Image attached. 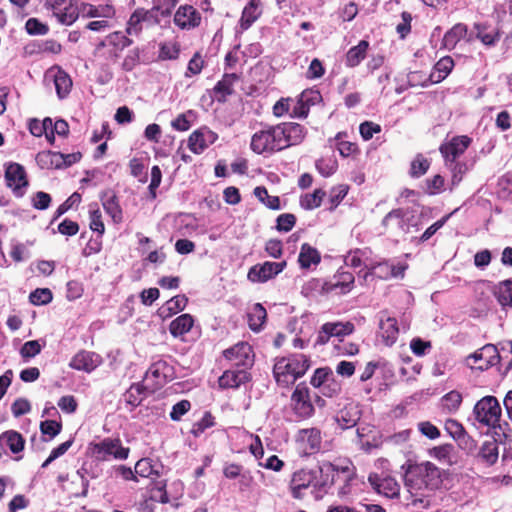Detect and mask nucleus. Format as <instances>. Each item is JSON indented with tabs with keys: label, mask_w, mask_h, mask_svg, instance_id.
<instances>
[{
	"label": "nucleus",
	"mask_w": 512,
	"mask_h": 512,
	"mask_svg": "<svg viewBox=\"0 0 512 512\" xmlns=\"http://www.w3.org/2000/svg\"><path fill=\"white\" fill-rule=\"evenodd\" d=\"M441 470L432 462L426 461L409 465L405 474V486L410 494V504L428 508L432 492L442 484Z\"/></svg>",
	"instance_id": "nucleus-1"
},
{
	"label": "nucleus",
	"mask_w": 512,
	"mask_h": 512,
	"mask_svg": "<svg viewBox=\"0 0 512 512\" xmlns=\"http://www.w3.org/2000/svg\"><path fill=\"white\" fill-rule=\"evenodd\" d=\"M310 367V360L304 354H295L288 358L279 359L273 368V374L278 384L287 386L302 377Z\"/></svg>",
	"instance_id": "nucleus-2"
},
{
	"label": "nucleus",
	"mask_w": 512,
	"mask_h": 512,
	"mask_svg": "<svg viewBox=\"0 0 512 512\" xmlns=\"http://www.w3.org/2000/svg\"><path fill=\"white\" fill-rule=\"evenodd\" d=\"M322 480L315 483L318 487L331 486L335 481L349 482L355 477V468L348 459L337 462L324 461L319 465Z\"/></svg>",
	"instance_id": "nucleus-3"
},
{
	"label": "nucleus",
	"mask_w": 512,
	"mask_h": 512,
	"mask_svg": "<svg viewBox=\"0 0 512 512\" xmlns=\"http://www.w3.org/2000/svg\"><path fill=\"white\" fill-rule=\"evenodd\" d=\"M278 125L257 131L251 138L250 147L257 154L273 153L284 149Z\"/></svg>",
	"instance_id": "nucleus-4"
},
{
	"label": "nucleus",
	"mask_w": 512,
	"mask_h": 512,
	"mask_svg": "<svg viewBox=\"0 0 512 512\" xmlns=\"http://www.w3.org/2000/svg\"><path fill=\"white\" fill-rule=\"evenodd\" d=\"M474 415L478 422L489 427H495L501 417V406L494 396H485L474 406Z\"/></svg>",
	"instance_id": "nucleus-5"
},
{
	"label": "nucleus",
	"mask_w": 512,
	"mask_h": 512,
	"mask_svg": "<svg viewBox=\"0 0 512 512\" xmlns=\"http://www.w3.org/2000/svg\"><path fill=\"white\" fill-rule=\"evenodd\" d=\"M93 454L98 459H107L112 456L117 460H125L129 456L130 449L124 447L120 439L106 438L92 447Z\"/></svg>",
	"instance_id": "nucleus-6"
},
{
	"label": "nucleus",
	"mask_w": 512,
	"mask_h": 512,
	"mask_svg": "<svg viewBox=\"0 0 512 512\" xmlns=\"http://www.w3.org/2000/svg\"><path fill=\"white\" fill-rule=\"evenodd\" d=\"M159 13L155 9H136L130 16L126 32L129 35H138L144 27L148 28L159 23Z\"/></svg>",
	"instance_id": "nucleus-7"
},
{
	"label": "nucleus",
	"mask_w": 512,
	"mask_h": 512,
	"mask_svg": "<svg viewBox=\"0 0 512 512\" xmlns=\"http://www.w3.org/2000/svg\"><path fill=\"white\" fill-rule=\"evenodd\" d=\"M413 216L408 209L398 208L390 211L382 220L386 231L408 233Z\"/></svg>",
	"instance_id": "nucleus-8"
},
{
	"label": "nucleus",
	"mask_w": 512,
	"mask_h": 512,
	"mask_svg": "<svg viewBox=\"0 0 512 512\" xmlns=\"http://www.w3.org/2000/svg\"><path fill=\"white\" fill-rule=\"evenodd\" d=\"M285 260L281 262L266 261L263 264H256L248 271V279L251 282L264 283L280 274L286 267Z\"/></svg>",
	"instance_id": "nucleus-9"
},
{
	"label": "nucleus",
	"mask_w": 512,
	"mask_h": 512,
	"mask_svg": "<svg viewBox=\"0 0 512 512\" xmlns=\"http://www.w3.org/2000/svg\"><path fill=\"white\" fill-rule=\"evenodd\" d=\"M131 44L132 40L124 33L113 32L96 46L94 55L102 56V50L106 47H111V61L116 62L119 58V53Z\"/></svg>",
	"instance_id": "nucleus-10"
},
{
	"label": "nucleus",
	"mask_w": 512,
	"mask_h": 512,
	"mask_svg": "<svg viewBox=\"0 0 512 512\" xmlns=\"http://www.w3.org/2000/svg\"><path fill=\"white\" fill-rule=\"evenodd\" d=\"M499 359V353L493 344H487L467 358L471 368L486 370L494 365Z\"/></svg>",
	"instance_id": "nucleus-11"
},
{
	"label": "nucleus",
	"mask_w": 512,
	"mask_h": 512,
	"mask_svg": "<svg viewBox=\"0 0 512 512\" xmlns=\"http://www.w3.org/2000/svg\"><path fill=\"white\" fill-rule=\"evenodd\" d=\"M292 406L295 413L302 417L308 418L314 413V407L309 396V389L299 384L291 396Z\"/></svg>",
	"instance_id": "nucleus-12"
},
{
	"label": "nucleus",
	"mask_w": 512,
	"mask_h": 512,
	"mask_svg": "<svg viewBox=\"0 0 512 512\" xmlns=\"http://www.w3.org/2000/svg\"><path fill=\"white\" fill-rule=\"evenodd\" d=\"M5 180L17 197L24 194L23 189L28 185V181L23 166L18 163L9 164L5 171Z\"/></svg>",
	"instance_id": "nucleus-13"
},
{
	"label": "nucleus",
	"mask_w": 512,
	"mask_h": 512,
	"mask_svg": "<svg viewBox=\"0 0 512 512\" xmlns=\"http://www.w3.org/2000/svg\"><path fill=\"white\" fill-rule=\"evenodd\" d=\"M223 355L236 366L248 367L254 361L252 347L246 342H239L233 347L224 350Z\"/></svg>",
	"instance_id": "nucleus-14"
},
{
	"label": "nucleus",
	"mask_w": 512,
	"mask_h": 512,
	"mask_svg": "<svg viewBox=\"0 0 512 512\" xmlns=\"http://www.w3.org/2000/svg\"><path fill=\"white\" fill-rule=\"evenodd\" d=\"M218 138V135L207 127H201L194 131L188 139L189 149L196 154L203 152L212 145Z\"/></svg>",
	"instance_id": "nucleus-15"
},
{
	"label": "nucleus",
	"mask_w": 512,
	"mask_h": 512,
	"mask_svg": "<svg viewBox=\"0 0 512 512\" xmlns=\"http://www.w3.org/2000/svg\"><path fill=\"white\" fill-rule=\"evenodd\" d=\"M471 143L468 136H457L451 141L440 146V152L447 162L454 163L462 155Z\"/></svg>",
	"instance_id": "nucleus-16"
},
{
	"label": "nucleus",
	"mask_w": 512,
	"mask_h": 512,
	"mask_svg": "<svg viewBox=\"0 0 512 512\" xmlns=\"http://www.w3.org/2000/svg\"><path fill=\"white\" fill-rule=\"evenodd\" d=\"M201 14L191 5L180 6L175 15L174 23L180 29H193L200 25Z\"/></svg>",
	"instance_id": "nucleus-17"
},
{
	"label": "nucleus",
	"mask_w": 512,
	"mask_h": 512,
	"mask_svg": "<svg viewBox=\"0 0 512 512\" xmlns=\"http://www.w3.org/2000/svg\"><path fill=\"white\" fill-rule=\"evenodd\" d=\"M45 81L47 83L53 82L59 98L67 96L72 87V80L70 76L58 67L51 68L46 73Z\"/></svg>",
	"instance_id": "nucleus-18"
},
{
	"label": "nucleus",
	"mask_w": 512,
	"mask_h": 512,
	"mask_svg": "<svg viewBox=\"0 0 512 512\" xmlns=\"http://www.w3.org/2000/svg\"><path fill=\"white\" fill-rule=\"evenodd\" d=\"M170 370V366L165 361H157L149 367L144 380L151 383L152 390L158 389L166 383Z\"/></svg>",
	"instance_id": "nucleus-19"
},
{
	"label": "nucleus",
	"mask_w": 512,
	"mask_h": 512,
	"mask_svg": "<svg viewBox=\"0 0 512 512\" xmlns=\"http://www.w3.org/2000/svg\"><path fill=\"white\" fill-rule=\"evenodd\" d=\"M278 127L282 132L280 136L281 138H283L282 140L284 141V149L289 146L300 144L305 138V128L298 123H282L278 124Z\"/></svg>",
	"instance_id": "nucleus-20"
},
{
	"label": "nucleus",
	"mask_w": 512,
	"mask_h": 512,
	"mask_svg": "<svg viewBox=\"0 0 512 512\" xmlns=\"http://www.w3.org/2000/svg\"><path fill=\"white\" fill-rule=\"evenodd\" d=\"M371 486L379 493L388 498H394L399 495L400 486L392 477H379L377 474H371L368 477Z\"/></svg>",
	"instance_id": "nucleus-21"
},
{
	"label": "nucleus",
	"mask_w": 512,
	"mask_h": 512,
	"mask_svg": "<svg viewBox=\"0 0 512 512\" xmlns=\"http://www.w3.org/2000/svg\"><path fill=\"white\" fill-rule=\"evenodd\" d=\"M101 363V357L90 351H80L71 360L70 367L76 370L92 372Z\"/></svg>",
	"instance_id": "nucleus-22"
},
{
	"label": "nucleus",
	"mask_w": 512,
	"mask_h": 512,
	"mask_svg": "<svg viewBox=\"0 0 512 512\" xmlns=\"http://www.w3.org/2000/svg\"><path fill=\"white\" fill-rule=\"evenodd\" d=\"M297 440L306 454H312L320 449L321 432L317 428L302 429L298 433Z\"/></svg>",
	"instance_id": "nucleus-23"
},
{
	"label": "nucleus",
	"mask_w": 512,
	"mask_h": 512,
	"mask_svg": "<svg viewBox=\"0 0 512 512\" xmlns=\"http://www.w3.org/2000/svg\"><path fill=\"white\" fill-rule=\"evenodd\" d=\"M354 280L352 273L345 271L339 272L333 277L332 281L325 283L324 290L327 292H333L339 289L341 294H346L351 291Z\"/></svg>",
	"instance_id": "nucleus-24"
},
{
	"label": "nucleus",
	"mask_w": 512,
	"mask_h": 512,
	"mask_svg": "<svg viewBox=\"0 0 512 512\" xmlns=\"http://www.w3.org/2000/svg\"><path fill=\"white\" fill-rule=\"evenodd\" d=\"M249 380L247 372L244 370H227L219 377L218 384L220 388H238L241 384Z\"/></svg>",
	"instance_id": "nucleus-25"
},
{
	"label": "nucleus",
	"mask_w": 512,
	"mask_h": 512,
	"mask_svg": "<svg viewBox=\"0 0 512 512\" xmlns=\"http://www.w3.org/2000/svg\"><path fill=\"white\" fill-rule=\"evenodd\" d=\"M379 328L381 331V337L387 346L393 345L398 337L399 329L397 321L393 317L383 316L380 318Z\"/></svg>",
	"instance_id": "nucleus-26"
},
{
	"label": "nucleus",
	"mask_w": 512,
	"mask_h": 512,
	"mask_svg": "<svg viewBox=\"0 0 512 512\" xmlns=\"http://www.w3.org/2000/svg\"><path fill=\"white\" fill-rule=\"evenodd\" d=\"M358 420L359 410L356 406L353 405L344 407L335 416V421L343 430L354 427Z\"/></svg>",
	"instance_id": "nucleus-27"
},
{
	"label": "nucleus",
	"mask_w": 512,
	"mask_h": 512,
	"mask_svg": "<svg viewBox=\"0 0 512 512\" xmlns=\"http://www.w3.org/2000/svg\"><path fill=\"white\" fill-rule=\"evenodd\" d=\"M262 14L261 0H249L241 16V27L248 29Z\"/></svg>",
	"instance_id": "nucleus-28"
},
{
	"label": "nucleus",
	"mask_w": 512,
	"mask_h": 512,
	"mask_svg": "<svg viewBox=\"0 0 512 512\" xmlns=\"http://www.w3.org/2000/svg\"><path fill=\"white\" fill-rule=\"evenodd\" d=\"M25 441L20 433L9 430L0 435V446L16 454L23 450Z\"/></svg>",
	"instance_id": "nucleus-29"
},
{
	"label": "nucleus",
	"mask_w": 512,
	"mask_h": 512,
	"mask_svg": "<svg viewBox=\"0 0 512 512\" xmlns=\"http://www.w3.org/2000/svg\"><path fill=\"white\" fill-rule=\"evenodd\" d=\"M38 165L43 169L63 168V154L53 151H42L36 155Z\"/></svg>",
	"instance_id": "nucleus-30"
},
{
	"label": "nucleus",
	"mask_w": 512,
	"mask_h": 512,
	"mask_svg": "<svg viewBox=\"0 0 512 512\" xmlns=\"http://www.w3.org/2000/svg\"><path fill=\"white\" fill-rule=\"evenodd\" d=\"M468 28L463 23H457L455 24L451 29H449L442 40L443 46L448 49L452 50L456 47L457 43L464 39L467 36Z\"/></svg>",
	"instance_id": "nucleus-31"
},
{
	"label": "nucleus",
	"mask_w": 512,
	"mask_h": 512,
	"mask_svg": "<svg viewBox=\"0 0 512 512\" xmlns=\"http://www.w3.org/2000/svg\"><path fill=\"white\" fill-rule=\"evenodd\" d=\"M320 261L321 255L316 248L308 243L302 244L298 256V263L302 269H309L311 265H318Z\"/></svg>",
	"instance_id": "nucleus-32"
},
{
	"label": "nucleus",
	"mask_w": 512,
	"mask_h": 512,
	"mask_svg": "<svg viewBox=\"0 0 512 512\" xmlns=\"http://www.w3.org/2000/svg\"><path fill=\"white\" fill-rule=\"evenodd\" d=\"M321 99V95L318 91L306 90L301 93L298 107L295 108L294 114L298 117H305L308 114L309 105H314Z\"/></svg>",
	"instance_id": "nucleus-33"
},
{
	"label": "nucleus",
	"mask_w": 512,
	"mask_h": 512,
	"mask_svg": "<svg viewBox=\"0 0 512 512\" xmlns=\"http://www.w3.org/2000/svg\"><path fill=\"white\" fill-rule=\"evenodd\" d=\"M193 324L194 319L190 314H182L170 323L169 331L174 337H179L188 333Z\"/></svg>",
	"instance_id": "nucleus-34"
},
{
	"label": "nucleus",
	"mask_w": 512,
	"mask_h": 512,
	"mask_svg": "<svg viewBox=\"0 0 512 512\" xmlns=\"http://www.w3.org/2000/svg\"><path fill=\"white\" fill-rule=\"evenodd\" d=\"M476 38L486 46H494L500 39L499 32L485 24L475 23Z\"/></svg>",
	"instance_id": "nucleus-35"
},
{
	"label": "nucleus",
	"mask_w": 512,
	"mask_h": 512,
	"mask_svg": "<svg viewBox=\"0 0 512 512\" xmlns=\"http://www.w3.org/2000/svg\"><path fill=\"white\" fill-rule=\"evenodd\" d=\"M369 43L361 40L358 45L350 48L346 54V65L348 67H356L365 58Z\"/></svg>",
	"instance_id": "nucleus-36"
},
{
	"label": "nucleus",
	"mask_w": 512,
	"mask_h": 512,
	"mask_svg": "<svg viewBox=\"0 0 512 512\" xmlns=\"http://www.w3.org/2000/svg\"><path fill=\"white\" fill-rule=\"evenodd\" d=\"M53 15L57 18L59 23L63 25H71L78 18V9L73 5L61 8L60 6H53Z\"/></svg>",
	"instance_id": "nucleus-37"
},
{
	"label": "nucleus",
	"mask_w": 512,
	"mask_h": 512,
	"mask_svg": "<svg viewBox=\"0 0 512 512\" xmlns=\"http://www.w3.org/2000/svg\"><path fill=\"white\" fill-rule=\"evenodd\" d=\"M81 12H82V15L85 17H100V18L107 19V18H111L114 15L115 10L109 4L99 5V6L85 4V5H83Z\"/></svg>",
	"instance_id": "nucleus-38"
},
{
	"label": "nucleus",
	"mask_w": 512,
	"mask_h": 512,
	"mask_svg": "<svg viewBox=\"0 0 512 512\" xmlns=\"http://www.w3.org/2000/svg\"><path fill=\"white\" fill-rule=\"evenodd\" d=\"M266 316L265 308L260 303L254 304L251 311L248 313L249 327L253 331H259L266 320Z\"/></svg>",
	"instance_id": "nucleus-39"
},
{
	"label": "nucleus",
	"mask_w": 512,
	"mask_h": 512,
	"mask_svg": "<svg viewBox=\"0 0 512 512\" xmlns=\"http://www.w3.org/2000/svg\"><path fill=\"white\" fill-rule=\"evenodd\" d=\"M145 397V387L140 384H132L124 394L126 404L131 406V409L139 406Z\"/></svg>",
	"instance_id": "nucleus-40"
},
{
	"label": "nucleus",
	"mask_w": 512,
	"mask_h": 512,
	"mask_svg": "<svg viewBox=\"0 0 512 512\" xmlns=\"http://www.w3.org/2000/svg\"><path fill=\"white\" fill-rule=\"evenodd\" d=\"M102 204L107 214H109L115 223L122 221V210L117 201V197L113 194L105 195L102 198Z\"/></svg>",
	"instance_id": "nucleus-41"
},
{
	"label": "nucleus",
	"mask_w": 512,
	"mask_h": 512,
	"mask_svg": "<svg viewBox=\"0 0 512 512\" xmlns=\"http://www.w3.org/2000/svg\"><path fill=\"white\" fill-rule=\"evenodd\" d=\"M494 294L502 306H512V280H504L496 287Z\"/></svg>",
	"instance_id": "nucleus-42"
},
{
	"label": "nucleus",
	"mask_w": 512,
	"mask_h": 512,
	"mask_svg": "<svg viewBox=\"0 0 512 512\" xmlns=\"http://www.w3.org/2000/svg\"><path fill=\"white\" fill-rule=\"evenodd\" d=\"M331 337H336L342 342L344 336L350 335L354 331V325L351 322H328L325 323Z\"/></svg>",
	"instance_id": "nucleus-43"
},
{
	"label": "nucleus",
	"mask_w": 512,
	"mask_h": 512,
	"mask_svg": "<svg viewBox=\"0 0 512 512\" xmlns=\"http://www.w3.org/2000/svg\"><path fill=\"white\" fill-rule=\"evenodd\" d=\"M315 479L316 476L314 471L309 469H300L293 474L290 483H292V485H296V487H301L306 490L314 483Z\"/></svg>",
	"instance_id": "nucleus-44"
},
{
	"label": "nucleus",
	"mask_w": 512,
	"mask_h": 512,
	"mask_svg": "<svg viewBox=\"0 0 512 512\" xmlns=\"http://www.w3.org/2000/svg\"><path fill=\"white\" fill-rule=\"evenodd\" d=\"M254 195L261 203H263L269 209L279 210L281 208L279 197L269 195L267 189L263 186L256 187L254 189Z\"/></svg>",
	"instance_id": "nucleus-45"
},
{
	"label": "nucleus",
	"mask_w": 512,
	"mask_h": 512,
	"mask_svg": "<svg viewBox=\"0 0 512 512\" xmlns=\"http://www.w3.org/2000/svg\"><path fill=\"white\" fill-rule=\"evenodd\" d=\"M453 67L454 60L452 57L444 56L435 64L434 72L432 73L431 77H435V74H437L436 82H440L450 74Z\"/></svg>",
	"instance_id": "nucleus-46"
},
{
	"label": "nucleus",
	"mask_w": 512,
	"mask_h": 512,
	"mask_svg": "<svg viewBox=\"0 0 512 512\" xmlns=\"http://www.w3.org/2000/svg\"><path fill=\"white\" fill-rule=\"evenodd\" d=\"M188 298L185 295H177L168 300L161 308V313L167 312V315L176 314L186 307Z\"/></svg>",
	"instance_id": "nucleus-47"
},
{
	"label": "nucleus",
	"mask_w": 512,
	"mask_h": 512,
	"mask_svg": "<svg viewBox=\"0 0 512 512\" xmlns=\"http://www.w3.org/2000/svg\"><path fill=\"white\" fill-rule=\"evenodd\" d=\"M135 475L144 478H152L153 476H158L159 472L151 459L142 458L135 465Z\"/></svg>",
	"instance_id": "nucleus-48"
},
{
	"label": "nucleus",
	"mask_w": 512,
	"mask_h": 512,
	"mask_svg": "<svg viewBox=\"0 0 512 512\" xmlns=\"http://www.w3.org/2000/svg\"><path fill=\"white\" fill-rule=\"evenodd\" d=\"M441 403L449 413L456 412L462 403V395L460 392L452 390L441 398Z\"/></svg>",
	"instance_id": "nucleus-49"
},
{
	"label": "nucleus",
	"mask_w": 512,
	"mask_h": 512,
	"mask_svg": "<svg viewBox=\"0 0 512 512\" xmlns=\"http://www.w3.org/2000/svg\"><path fill=\"white\" fill-rule=\"evenodd\" d=\"M324 196L325 192L323 190L316 189L313 193L306 194L301 197L300 205L306 210L318 208L321 205Z\"/></svg>",
	"instance_id": "nucleus-50"
},
{
	"label": "nucleus",
	"mask_w": 512,
	"mask_h": 512,
	"mask_svg": "<svg viewBox=\"0 0 512 512\" xmlns=\"http://www.w3.org/2000/svg\"><path fill=\"white\" fill-rule=\"evenodd\" d=\"M481 458L488 464H494L498 459V448L494 442H485L480 450Z\"/></svg>",
	"instance_id": "nucleus-51"
},
{
	"label": "nucleus",
	"mask_w": 512,
	"mask_h": 512,
	"mask_svg": "<svg viewBox=\"0 0 512 512\" xmlns=\"http://www.w3.org/2000/svg\"><path fill=\"white\" fill-rule=\"evenodd\" d=\"M237 80L235 74H225L223 78L216 84L214 90L222 95H230L233 92V85Z\"/></svg>",
	"instance_id": "nucleus-52"
},
{
	"label": "nucleus",
	"mask_w": 512,
	"mask_h": 512,
	"mask_svg": "<svg viewBox=\"0 0 512 512\" xmlns=\"http://www.w3.org/2000/svg\"><path fill=\"white\" fill-rule=\"evenodd\" d=\"M180 48L176 42H166L161 44L159 58L162 60H174L179 56Z\"/></svg>",
	"instance_id": "nucleus-53"
},
{
	"label": "nucleus",
	"mask_w": 512,
	"mask_h": 512,
	"mask_svg": "<svg viewBox=\"0 0 512 512\" xmlns=\"http://www.w3.org/2000/svg\"><path fill=\"white\" fill-rule=\"evenodd\" d=\"M52 292L48 288H38L30 296V302L34 305H44L52 301Z\"/></svg>",
	"instance_id": "nucleus-54"
},
{
	"label": "nucleus",
	"mask_w": 512,
	"mask_h": 512,
	"mask_svg": "<svg viewBox=\"0 0 512 512\" xmlns=\"http://www.w3.org/2000/svg\"><path fill=\"white\" fill-rule=\"evenodd\" d=\"M430 163L422 155H418L411 163L410 174L412 177H420L429 169Z\"/></svg>",
	"instance_id": "nucleus-55"
},
{
	"label": "nucleus",
	"mask_w": 512,
	"mask_h": 512,
	"mask_svg": "<svg viewBox=\"0 0 512 512\" xmlns=\"http://www.w3.org/2000/svg\"><path fill=\"white\" fill-rule=\"evenodd\" d=\"M276 229L280 232H289L296 223V217L291 213H284L277 217Z\"/></svg>",
	"instance_id": "nucleus-56"
},
{
	"label": "nucleus",
	"mask_w": 512,
	"mask_h": 512,
	"mask_svg": "<svg viewBox=\"0 0 512 512\" xmlns=\"http://www.w3.org/2000/svg\"><path fill=\"white\" fill-rule=\"evenodd\" d=\"M62 429L61 423L55 420H45L40 424L42 434L49 436L50 439L57 436Z\"/></svg>",
	"instance_id": "nucleus-57"
},
{
	"label": "nucleus",
	"mask_w": 512,
	"mask_h": 512,
	"mask_svg": "<svg viewBox=\"0 0 512 512\" xmlns=\"http://www.w3.org/2000/svg\"><path fill=\"white\" fill-rule=\"evenodd\" d=\"M155 9L161 16H169L178 3V0H153Z\"/></svg>",
	"instance_id": "nucleus-58"
},
{
	"label": "nucleus",
	"mask_w": 512,
	"mask_h": 512,
	"mask_svg": "<svg viewBox=\"0 0 512 512\" xmlns=\"http://www.w3.org/2000/svg\"><path fill=\"white\" fill-rule=\"evenodd\" d=\"M89 214H90V228L95 232L103 234L105 227H104V223L102 221V215H101V211L99 210V208H94V209L91 208L89 210Z\"/></svg>",
	"instance_id": "nucleus-59"
},
{
	"label": "nucleus",
	"mask_w": 512,
	"mask_h": 512,
	"mask_svg": "<svg viewBox=\"0 0 512 512\" xmlns=\"http://www.w3.org/2000/svg\"><path fill=\"white\" fill-rule=\"evenodd\" d=\"M316 168L322 176L329 177L336 171V162L322 158L316 161Z\"/></svg>",
	"instance_id": "nucleus-60"
},
{
	"label": "nucleus",
	"mask_w": 512,
	"mask_h": 512,
	"mask_svg": "<svg viewBox=\"0 0 512 512\" xmlns=\"http://www.w3.org/2000/svg\"><path fill=\"white\" fill-rule=\"evenodd\" d=\"M214 425L213 417L210 413H205L203 418L195 423L191 429V433L198 437L200 436L207 428L212 427Z\"/></svg>",
	"instance_id": "nucleus-61"
},
{
	"label": "nucleus",
	"mask_w": 512,
	"mask_h": 512,
	"mask_svg": "<svg viewBox=\"0 0 512 512\" xmlns=\"http://www.w3.org/2000/svg\"><path fill=\"white\" fill-rule=\"evenodd\" d=\"M41 352V345L37 340H31L24 343L20 350L23 358H32Z\"/></svg>",
	"instance_id": "nucleus-62"
},
{
	"label": "nucleus",
	"mask_w": 512,
	"mask_h": 512,
	"mask_svg": "<svg viewBox=\"0 0 512 512\" xmlns=\"http://www.w3.org/2000/svg\"><path fill=\"white\" fill-rule=\"evenodd\" d=\"M190 408L191 404L188 400H181L172 407L170 418L173 421H178L190 410Z\"/></svg>",
	"instance_id": "nucleus-63"
},
{
	"label": "nucleus",
	"mask_w": 512,
	"mask_h": 512,
	"mask_svg": "<svg viewBox=\"0 0 512 512\" xmlns=\"http://www.w3.org/2000/svg\"><path fill=\"white\" fill-rule=\"evenodd\" d=\"M25 28L31 35H44L48 32V27L38 21L36 18L28 19Z\"/></svg>",
	"instance_id": "nucleus-64"
}]
</instances>
